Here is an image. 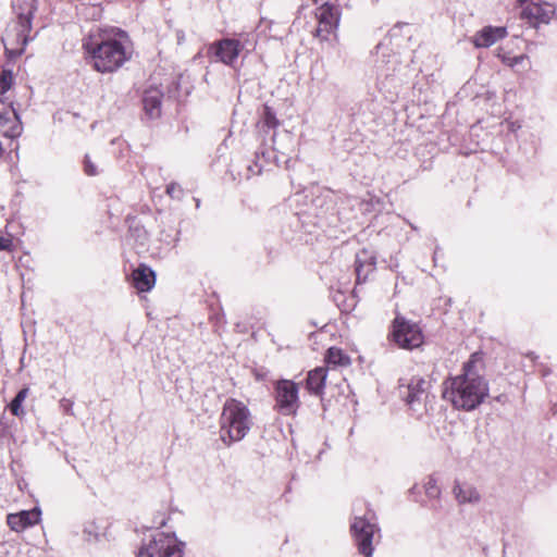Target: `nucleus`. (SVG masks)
Listing matches in <instances>:
<instances>
[{
  "mask_svg": "<svg viewBox=\"0 0 557 557\" xmlns=\"http://www.w3.org/2000/svg\"><path fill=\"white\" fill-rule=\"evenodd\" d=\"M83 48L90 55L92 66L100 73H112L131 58L127 34L115 27H96L83 40Z\"/></svg>",
  "mask_w": 557,
  "mask_h": 557,
  "instance_id": "1",
  "label": "nucleus"
},
{
  "mask_svg": "<svg viewBox=\"0 0 557 557\" xmlns=\"http://www.w3.org/2000/svg\"><path fill=\"white\" fill-rule=\"evenodd\" d=\"M476 355L465 362L462 373L443 384V398L454 408L471 411L488 396V383L476 370Z\"/></svg>",
  "mask_w": 557,
  "mask_h": 557,
  "instance_id": "2",
  "label": "nucleus"
},
{
  "mask_svg": "<svg viewBox=\"0 0 557 557\" xmlns=\"http://www.w3.org/2000/svg\"><path fill=\"white\" fill-rule=\"evenodd\" d=\"M219 422L220 440L227 447L233 443L240 442L252 425L248 407L234 398L224 403Z\"/></svg>",
  "mask_w": 557,
  "mask_h": 557,
  "instance_id": "3",
  "label": "nucleus"
},
{
  "mask_svg": "<svg viewBox=\"0 0 557 557\" xmlns=\"http://www.w3.org/2000/svg\"><path fill=\"white\" fill-rule=\"evenodd\" d=\"M137 557H183V543L174 534L156 531L143 540Z\"/></svg>",
  "mask_w": 557,
  "mask_h": 557,
  "instance_id": "4",
  "label": "nucleus"
},
{
  "mask_svg": "<svg viewBox=\"0 0 557 557\" xmlns=\"http://www.w3.org/2000/svg\"><path fill=\"white\" fill-rule=\"evenodd\" d=\"M24 7L20 8L17 13L16 34L14 40L8 35L4 41L5 50L11 57H18L23 54L28 41L32 40L29 32L32 29V21L36 11L35 0H25Z\"/></svg>",
  "mask_w": 557,
  "mask_h": 557,
  "instance_id": "5",
  "label": "nucleus"
},
{
  "mask_svg": "<svg viewBox=\"0 0 557 557\" xmlns=\"http://www.w3.org/2000/svg\"><path fill=\"white\" fill-rule=\"evenodd\" d=\"M373 519L374 513L371 511L364 516L356 515L350 525L358 549L360 554L366 557H371L373 553L372 540L375 531L377 530L376 523L372 521Z\"/></svg>",
  "mask_w": 557,
  "mask_h": 557,
  "instance_id": "6",
  "label": "nucleus"
},
{
  "mask_svg": "<svg viewBox=\"0 0 557 557\" xmlns=\"http://www.w3.org/2000/svg\"><path fill=\"white\" fill-rule=\"evenodd\" d=\"M393 337L395 343L404 349L418 348L423 343V335L420 327L404 318L397 317L393 324Z\"/></svg>",
  "mask_w": 557,
  "mask_h": 557,
  "instance_id": "7",
  "label": "nucleus"
},
{
  "mask_svg": "<svg viewBox=\"0 0 557 557\" xmlns=\"http://www.w3.org/2000/svg\"><path fill=\"white\" fill-rule=\"evenodd\" d=\"M341 9L338 5L325 2L315 10V17L318 27L313 35L320 40H327L329 36L333 34L339 24Z\"/></svg>",
  "mask_w": 557,
  "mask_h": 557,
  "instance_id": "8",
  "label": "nucleus"
},
{
  "mask_svg": "<svg viewBox=\"0 0 557 557\" xmlns=\"http://www.w3.org/2000/svg\"><path fill=\"white\" fill-rule=\"evenodd\" d=\"M298 385L290 380H281L275 385V407L284 416L295 414L299 408Z\"/></svg>",
  "mask_w": 557,
  "mask_h": 557,
  "instance_id": "9",
  "label": "nucleus"
},
{
  "mask_svg": "<svg viewBox=\"0 0 557 557\" xmlns=\"http://www.w3.org/2000/svg\"><path fill=\"white\" fill-rule=\"evenodd\" d=\"M22 134L18 114L13 107L0 99V135L16 138Z\"/></svg>",
  "mask_w": 557,
  "mask_h": 557,
  "instance_id": "10",
  "label": "nucleus"
},
{
  "mask_svg": "<svg viewBox=\"0 0 557 557\" xmlns=\"http://www.w3.org/2000/svg\"><path fill=\"white\" fill-rule=\"evenodd\" d=\"M210 50L214 52L220 62L233 66L242 50V44L238 40L226 38L213 44Z\"/></svg>",
  "mask_w": 557,
  "mask_h": 557,
  "instance_id": "11",
  "label": "nucleus"
},
{
  "mask_svg": "<svg viewBox=\"0 0 557 557\" xmlns=\"http://www.w3.org/2000/svg\"><path fill=\"white\" fill-rule=\"evenodd\" d=\"M429 388V381L420 376H413L407 384L406 392L401 391V394L405 401L413 408L416 404H420L428 398Z\"/></svg>",
  "mask_w": 557,
  "mask_h": 557,
  "instance_id": "12",
  "label": "nucleus"
},
{
  "mask_svg": "<svg viewBox=\"0 0 557 557\" xmlns=\"http://www.w3.org/2000/svg\"><path fill=\"white\" fill-rule=\"evenodd\" d=\"M40 515L41 511L38 508L9 513L7 517V523L12 531L22 532L25 529L37 524L40 520Z\"/></svg>",
  "mask_w": 557,
  "mask_h": 557,
  "instance_id": "13",
  "label": "nucleus"
},
{
  "mask_svg": "<svg viewBox=\"0 0 557 557\" xmlns=\"http://www.w3.org/2000/svg\"><path fill=\"white\" fill-rule=\"evenodd\" d=\"M376 263V256L370 249H362L356 255V276L357 282H366L368 276L374 271Z\"/></svg>",
  "mask_w": 557,
  "mask_h": 557,
  "instance_id": "14",
  "label": "nucleus"
},
{
  "mask_svg": "<svg viewBox=\"0 0 557 557\" xmlns=\"http://www.w3.org/2000/svg\"><path fill=\"white\" fill-rule=\"evenodd\" d=\"M506 36V27L485 26L473 36L472 42L476 48H488Z\"/></svg>",
  "mask_w": 557,
  "mask_h": 557,
  "instance_id": "15",
  "label": "nucleus"
},
{
  "mask_svg": "<svg viewBox=\"0 0 557 557\" xmlns=\"http://www.w3.org/2000/svg\"><path fill=\"white\" fill-rule=\"evenodd\" d=\"M133 285L138 292H149L154 283V272L147 265L140 264L133 271Z\"/></svg>",
  "mask_w": 557,
  "mask_h": 557,
  "instance_id": "16",
  "label": "nucleus"
},
{
  "mask_svg": "<svg viewBox=\"0 0 557 557\" xmlns=\"http://www.w3.org/2000/svg\"><path fill=\"white\" fill-rule=\"evenodd\" d=\"M554 14V8L549 4H541L536 1H531L522 10V15L529 20H534L540 23H548Z\"/></svg>",
  "mask_w": 557,
  "mask_h": 557,
  "instance_id": "17",
  "label": "nucleus"
},
{
  "mask_svg": "<svg viewBox=\"0 0 557 557\" xmlns=\"http://www.w3.org/2000/svg\"><path fill=\"white\" fill-rule=\"evenodd\" d=\"M453 493L459 505H474L481 500V495L478 490L468 483L456 481L453 487Z\"/></svg>",
  "mask_w": 557,
  "mask_h": 557,
  "instance_id": "18",
  "label": "nucleus"
},
{
  "mask_svg": "<svg viewBox=\"0 0 557 557\" xmlns=\"http://www.w3.org/2000/svg\"><path fill=\"white\" fill-rule=\"evenodd\" d=\"M162 92L158 88L147 89L143 97L144 109L150 117H157L161 112Z\"/></svg>",
  "mask_w": 557,
  "mask_h": 557,
  "instance_id": "19",
  "label": "nucleus"
},
{
  "mask_svg": "<svg viewBox=\"0 0 557 557\" xmlns=\"http://www.w3.org/2000/svg\"><path fill=\"white\" fill-rule=\"evenodd\" d=\"M326 380V369L319 367L310 371L307 376V387L314 394L322 393Z\"/></svg>",
  "mask_w": 557,
  "mask_h": 557,
  "instance_id": "20",
  "label": "nucleus"
},
{
  "mask_svg": "<svg viewBox=\"0 0 557 557\" xmlns=\"http://www.w3.org/2000/svg\"><path fill=\"white\" fill-rule=\"evenodd\" d=\"M28 387L22 388L10 403L9 407L13 416L21 418L25 414V410L22 408V404L28 396Z\"/></svg>",
  "mask_w": 557,
  "mask_h": 557,
  "instance_id": "21",
  "label": "nucleus"
},
{
  "mask_svg": "<svg viewBox=\"0 0 557 557\" xmlns=\"http://www.w3.org/2000/svg\"><path fill=\"white\" fill-rule=\"evenodd\" d=\"M325 361L329 364L341 366L347 362V357L341 349L331 347L325 356Z\"/></svg>",
  "mask_w": 557,
  "mask_h": 557,
  "instance_id": "22",
  "label": "nucleus"
},
{
  "mask_svg": "<svg viewBox=\"0 0 557 557\" xmlns=\"http://www.w3.org/2000/svg\"><path fill=\"white\" fill-rule=\"evenodd\" d=\"M424 491L429 498L437 499L441 496V488L433 476H429L424 483Z\"/></svg>",
  "mask_w": 557,
  "mask_h": 557,
  "instance_id": "23",
  "label": "nucleus"
},
{
  "mask_svg": "<svg viewBox=\"0 0 557 557\" xmlns=\"http://www.w3.org/2000/svg\"><path fill=\"white\" fill-rule=\"evenodd\" d=\"M13 84V74L9 70H3L0 74V95L5 94Z\"/></svg>",
  "mask_w": 557,
  "mask_h": 557,
  "instance_id": "24",
  "label": "nucleus"
},
{
  "mask_svg": "<svg viewBox=\"0 0 557 557\" xmlns=\"http://www.w3.org/2000/svg\"><path fill=\"white\" fill-rule=\"evenodd\" d=\"M497 57L499 59H502V61L509 65V66H515L519 63H521L524 59H527V57L524 54H520V55H516V57H509L507 55L506 53L502 52L500 50H498L497 52Z\"/></svg>",
  "mask_w": 557,
  "mask_h": 557,
  "instance_id": "25",
  "label": "nucleus"
},
{
  "mask_svg": "<svg viewBox=\"0 0 557 557\" xmlns=\"http://www.w3.org/2000/svg\"><path fill=\"white\" fill-rule=\"evenodd\" d=\"M83 164L85 174L89 176H96L100 173L98 166L88 154L85 156Z\"/></svg>",
  "mask_w": 557,
  "mask_h": 557,
  "instance_id": "26",
  "label": "nucleus"
},
{
  "mask_svg": "<svg viewBox=\"0 0 557 557\" xmlns=\"http://www.w3.org/2000/svg\"><path fill=\"white\" fill-rule=\"evenodd\" d=\"M263 121H264V124L269 128H276L277 125H278V121H277L274 112H272L269 107L264 108V119H263Z\"/></svg>",
  "mask_w": 557,
  "mask_h": 557,
  "instance_id": "27",
  "label": "nucleus"
},
{
  "mask_svg": "<svg viewBox=\"0 0 557 557\" xmlns=\"http://www.w3.org/2000/svg\"><path fill=\"white\" fill-rule=\"evenodd\" d=\"M166 194L172 198H180L183 194V190L178 184L171 183L166 187Z\"/></svg>",
  "mask_w": 557,
  "mask_h": 557,
  "instance_id": "28",
  "label": "nucleus"
},
{
  "mask_svg": "<svg viewBox=\"0 0 557 557\" xmlns=\"http://www.w3.org/2000/svg\"><path fill=\"white\" fill-rule=\"evenodd\" d=\"M13 242L9 237L0 236V250L11 251L13 249Z\"/></svg>",
  "mask_w": 557,
  "mask_h": 557,
  "instance_id": "29",
  "label": "nucleus"
},
{
  "mask_svg": "<svg viewBox=\"0 0 557 557\" xmlns=\"http://www.w3.org/2000/svg\"><path fill=\"white\" fill-rule=\"evenodd\" d=\"M60 406L61 408H63V410L66 412V413H71V410H72V407H73V401H71L70 399L67 398H62L60 400Z\"/></svg>",
  "mask_w": 557,
  "mask_h": 557,
  "instance_id": "30",
  "label": "nucleus"
},
{
  "mask_svg": "<svg viewBox=\"0 0 557 557\" xmlns=\"http://www.w3.org/2000/svg\"><path fill=\"white\" fill-rule=\"evenodd\" d=\"M248 171L251 172L253 175H259L262 172V165L258 162H255L253 164L248 166Z\"/></svg>",
  "mask_w": 557,
  "mask_h": 557,
  "instance_id": "31",
  "label": "nucleus"
},
{
  "mask_svg": "<svg viewBox=\"0 0 557 557\" xmlns=\"http://www.w3.org/2000/svg\"><path fill=\"white\" fill-rule=\"evenodd\" d=\"M495 400L498 401V403H505L506 396L505 395H499V396L495 397Z\"/></svg>",
  "mask_w": 557,
  "mask_h": 557,
  "instance_id": "32",
  "label": "nucleus"
},
{
  "mask_svg": "<svg viewBox=\"0 0 557 557\" xmlns=\"http://www.w3.org/2000/svg\"><path fill=\"white\" fill-rule=\"evenodd\" d=\"M272 139H273V145H274L273 149L276 151H281L280 147L276 146L275 134L273 135Z\"/></svg>",
  "mask_w": 557,
  "mask_h": 557,
  "instance_id": "33",
  "label": "nucleus"
},
{
  "mask_svg": "<svg viewBox=\"0 0 557 557\" xmlns=\"http://www.w3.org/2000/svg\"><path fill=\"white\" fill-rule=\"evenodd\" d=\"M286 139L290 140L292 139V136L289 133L285 132L284 135H283Z\"/></svg>",
  "mask_w": 557,
  "mask_h": 557,
  "instance_id": "34",
  "label": "nucleus"
},
{
  "mask_svg": "<svg viewBox=\"0 0 557 557\" xmlns=\"http://www.w3.org/2000/svg\"><path fill=\"white\" fill-rule=\"evenodd\" d=\"M85 532H86V533H88L89 535H91V534H92V532H94V529H90V530H89L88 528H86V529H85Z\"/></svg>",
  "mask_w": 557,
  "mask_h": 557,
  "instance_id": "35",
  "label": "nucleus"
},
{
  "mask_svg": "<svg viewBox=\"0 0 557 557\" xmlns=\"http://www.w3.org/2000/svg\"><path fill=\"white\" fill-rule=\"evenodd\" d=\"M85 532H86V533H88L89 535H91V534H92V532H94V529H90V530H89L88 528H86V529H85Z\"/></svg>",
  "mask_w": 557,
  "mask_h": 557,
  "instance_id": "36",
  "label": "nucleus"
},
{
  "mask_svg": "<svg viewBox=\"0 0 557 557\" xmlns=\"http://www.w3.org/2000/svg\"><path fill=\"white\" fill-rule=\"evenodd\" d=\"M314 3H317L319 0H312Z\"/></svg>",
  "mask_w": 557,
  "mask_h": 557,
  "instance_id": "37",
  "label": "nucleus"
}]
</instances>
